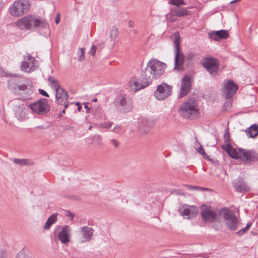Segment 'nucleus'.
I'll list each match as a JSON object with an SVG mask.
<instances>
[{"label":"nucleus","mask_w":258,"mask_h":258,"mask_svg":"<svg viewBox=\"0 0 258 258\" xmlns=\"http://www.w3.org/2000/svg\"><path fill=\"white\" fill-rule=\"evenodd\" d=\"M165 67V63L157 59L150 60L142 72V79L148 80L151 83L154 79H157L163 74Z\"/></svg>","instance_id":"1"},{"label":"nucleus","mask_w":258,"mask_h":258,"mask_svg":"<svg viewBox=\"0 0 258 258\" xmlns=\"http://www.w3.org/2000/svg\"><path fill=\"white\" fill-rule=\"evenodd\" d=\"M219 214L223 218L224 224L228 229L235 231L239 224V221L234 212L228 208L221 209Z\"/></svg>","instance_id":"2"},{"label":"nucleus","mask_w":258,"mask_h":258,"mask_svg":"<svg viewBox=\"0 0 258 258\" xmlns=\"http://www.w3.org/2000/svg\"><path fill=\"white\" fill-rule=\"evenodd\" d=\"M30 6L31 4L28 0L16 1L10 7L9 12L13 17H21L29 11Z\"/></svg>","instance_id":"3"},{"label":"nucleus","mask_w":258,"mask_h":258,"mask_svg":"<svg viewBox=\"0 0 258 258\" xmlns=\"http://www.w3.org/2000/svg\"><path fill=\"white\" fill-rule=\"evenodd\" d=\"M198 111L195 100L188 99L181 105L179 110L180 114L185 117L189 118L192 115L196 114Z\"/></svg>","instance_id":"4"},{"label":"nucleus","mask_w":258,"mask_h":258,"mask_svg":"<svg viewBox=\"0 0 258 258\" xmlns=\"http://www.w3.org/2000/svg\"><path fill=\"white\" fill-rule=\"evenodd\" d=\"M236 159H240L246 163L255 162L258 160V154L253 150L238 148Z\"/></svg>","instance_id":"5"},{"label":"nucleus","mask_w":258,"mask_h":258,"mask_svg":"<svg viewBox=\"0 0 258 258\" xmlns=\"http://www.w3.org/2000/svg\"><path fill=\"white\" fill-rule=\"evenodd\" d=\"M175 46V67L174 69L181 71L183 69V62L185 57L180 50V39L179 37H176L174 40Z\"/></svg>","instance_id":"6"},{"label":"nucleus","mask_w":258,"mask_h":258,"mask_svg":"<svg viewBox=\"0 0 258 258\" xmlns=\"http://www.w3.org/2000/svg\"><path fill=\"white\" fill-rule=\"evenodd\" d=\"M71 228L68 225L58 226L54 232V236L58 237L62 243L67 244L71 240Z\"/></svg>","instance_id":"7"},{"label":"nucleus","mask_w":258,"mask_h":258,"mask_svg":"<svg viewBox=\"0 0 258 258\" xmlns=\"http://www.w3.org/2000/svg\"><path fill=\"white\" fill-rule=\"evenodd\" d=\"M204 67L210 75L215 77L218 73L219 63L218 60L213 57L205 58L202 63Z\"/></svg>","instance_id":"8"},{"label":"nucleus","mask_w":258,"mask_h":258,"mask_svg":"<svg viewBox=\"0 0 258 258\" xmlns=\"http://www.w3.org/2000/svg\"><path fill=\"white\" fill-rule=\"evenodd\" d=\"M11 102L15 106L14 112L16 118L20 121L26 119L28 111L25 105L23 103L20 104L18 99H14Z\"/></svg>","instance_id":"9"},{"label":"nucleus","mask_w":258,"mask_h":258,"mask_svg":"<svg viewBox=\"0 0 258 258\" xmlns=\"http://www.w3.org/2000/svg\"><path fill=\"white\" fill-rule=\"evenodd\" d=\"M172 87L165 83L158 86L154 92V96L159 100H163L170 95Z\"/></svg>","instance_id":"10"},{"label":"nucleus","mask_w":258,"mask_h":258,"mask_svg":"<svg viewBox=\"0 0 258 258\" xmlns=\"http://www.w3.org/2000/svg\"><path fill=\"white\" fill-rule=\"evenodd\" d=\"M201 214L203 220L206 222H216L219 218L218 214L208 207H203Z\"/></svg>","instance_id":"11"},{"label":"nucleus","mask_w":258,"mask_h":258,"mask_svg":"<svg viewBox=\"0 0 258 258\" xmlns=\"http://www.w3.org/2000/svg\"><path fill=\"white\" fill-rule=\"evenodd\" d=\"M29 106L32 110L38 114L45 113L49 109L47 100L45 99L40 100L35 103L31 104Z\"/></svg>","instance_id":"12"},{"label":"nucleus","mask_w":258,"mask_h":258,"mask_svg":"<svg viewBox=\"0 0 258 258\" xmlns=\"http://www.w3.org/2000/svg\"><path fill=\"white\" fill-rule=\"evenodd\" d=\"M238 89V86L231 80H227L223 88V92L226 99H231Z\"/></svg>","instance_id":"13"},{"label":"nucleus","mask_w":258,"mask_h":258,"mask_svg":"<svg viewBox=\"0 0 258 258\" xmlns=\"http://www.w3.org/2000/svg\"><path fill=\"white\" fill-rule=\"evenodd\" d=\"M37 66V62L34 57L28 54L21 64V69L26 72L30 73L34 71Z\"/></svg>","instance_id":"14"},{"label":"nucleus","mask_w":258,"mask_h":258,"mask_svg":"<svg viewBox=\"0 0 258 258\" xmlns=\"http://www.w3.org/2000/svg\"><path fill=\"white\" fill-rule=\"evenodd\" d=\"M151 83L148 80L143 79L142 83L136 78L132 79L128 83V87L130 90L133 92H136L141 89L148 86Z\"/></svg>","instance_id":"15"},{"label":"nucleus","mask_w":258,"mask_h":258,"mask_svg":"<svg viewBox=\"0 0 258 258\" xmlns=\"http://www.w3.org/2000/svg\"><path fill=\"white\" fill-rule=\"evenodd\" d=\"M116 102L123 112H127L132 109V103L130 99L125 95L119 96L116 100Z\"/></svg>","instance_id":"16"},{"label":"nucleus","mask_w":258,"mask_h":258,"mask_svg":"<svg viewBox=\"0 0 258 258\" xmlns=\"http://www.w3.org/2000/svg\"><path fill=\"white\" fill-rule=\"evenodd\" d=\"M55 91L56 102L60 105H64V107L67 108L68 104H66V102L68 99V93L61 87Z\"/></svg>","instance_id":"17"},{"label":"nucleus","mask_w":258,"mask_h":258,"mask_svg":"<svg viewBox=\"0 0 258 258\" xmlns=\"http://www.w3.org/2000/svg\"><path fill=\"white\" fill-rule=\"evenodd\" d=\"M33 16L27 15L19 19L16 23V25L22 30L30 29L32 25Z\"/></svg>","instance_id":"18"},{"label":"nucleus","mask_w":258,"mask_h":258,"mask_svg":"<svg viewBox=\"0 0 258 258\" xmlns=\"http://www.w3.org/2000/svg\"><path fill=\"white\" fill-rule=\"evenodd\" d=\"M190 78L188 76H185L182 80L180 91L178 96L179 98L185 96L189 91L191 87Z\"/></svg>","instance_id":"19"},{"label":"nucleus","mask_w":258,"mask_h":258,"mask_svg":"<svg viewBox=\"0 0 258 258\" xmlns=\"http://www.w3.org/2000/svg\"><path fill=\"white\" fill-rule=\"evenodd\" d=\"M233 186L235 189L239 192L248 191L250 190L249 187L241 177H238L233 182Z\"/></svg>","instance_id":"20"},{"label":"nucleus","mask_w":258,"mask_h":258,"mask_svg":"<svg viewBox=\"0 0 258 258\" xmlns=\"http://www.w3.org/2000/svg\"><path fill=\"white\" fill-rule=\"evenodd\" d=\"M94 232V229L89 227L83 226L81 228L80 231L81 237V242H85L89 241L92 237Z\"/></svg>","instance_id":"21"},{"label":"nucleus","mask_w":258,"mask_h":258,"mask_svg":"<svg viewBox=\"0 0 258 258\" xmlns=\"http://www.w3.org/2000/svg\"><path fill=\"white\" fill-rule=\"evenodd\" d=\"M209 37L215 41H220L229 37L227 31L221 30L217 31H213L208 33Z\"/></svg>","instance_id":"22"},{"label":"nucleus","mask_w":258,"mask_h":258,"mask_svg":"<svg viewBox=\"0 0 258 258\" xmlns=\"http://www.w3.org/2000/svg\"><path fill=\"white\" fill-rule=\"evenodd\" d=\"M170 13L171 15L179 17L190 15V13L187 10V8L179 7L172 9Z\"/></svg>","instance_id":"23"},{"label":"nucleus","mask_w":258,"mask_h":258,"mask_svg":"<svg viewBox=\"0 0 258 258\" xmlns=\"http://www.w3.org/2000/svg\"><path fill=\"white\" fill-rule=\"evenodd\" d=\"M180 213L185 218L189 219L190 218L195 217L198 214V210L196 207L192 206L190 208H185L180 212Z\"/></svg>","instance_id":"24"},{"label":"nucleus","mask_w":258,"mask_h":258,"mask_svg":"<svg viewBox=\"0 0 258 258\" xmlns=\"http://www.w3.org/2000/svg\"><path fill=\"white\" fill-rule=\"evenodd\" d=\"M153 122L146 118H143L139 122V127L144 133H147L152 127Z\"/></svg>","instance_id":"25"},{"label":"nucleus","mask_w":258,"mask_h":258,"mask_svg":"<svg viewBox=\"0 0 258 258\" xmlns=\"http://www.w3.org/2000/svg\"><path fill=\"white\" fill-rule=\"evenodd\" d=\"M222 148L231 158L234 159L236 158L238 148H233L230 145L229 142L225 143V144L222 146Z\"/></svg>","instance_id":"26"},{"label":"nucleus","mask_w":258,"mask_h":258,"mask_svg":"<svg viewBox=\"0 0 258 258\" xmlns=\"http://www.w3.org/2000/svg\"><path fill=\"white\" fill-rule=\"evenodd\" d=\"M246 135L251 138H254L258 135V124H253L245 130Z\"/></svg>","instance_id":"27"},{"label":"nucleus","mask_w":258,"mask_h":258,"mask_svg":"<svg viewBox=\"0 0 258 258\" xmlns=\"http://www.w3.org/2000/svg\"><path fill=\"white\" fill-rule=\"evenodd\" d=\"M32 25L35 27H39L41 28H47L49 27L48 23L43 19H39L33 16Z\"/></svg>","instance_id":"28"},{"label":"nucleus","mask_w":258,"mask_h":258,"mask_svg":"<svg viewBox=\"0 0 258 258\" xmlns=\"http://www.w3.org/2000/svg\"><path fill=\"white\" fill-rule=\"evenodd\" d=\"M57 215V214L53 213L48 218L43 226L44 229H49L50 226L56 221Z\"/></svg>","instance_id":"29"},{"label":"nucleus","mask_w":258,"mask_h":258,"mask_svg":"<svg viewBox=\"0 0 258 258\" xmlns=\"http://www.w3.org/2000/svg\"><path fill=\"white\" fill-rule=\"evenodd\" d=\"M17 80L16 79H10L8 80V88L10 90L13 91L15 93H18V87L19 84L16 83Z\"/></svg>","instance_id":"30"},{"label":"nucleus","mask_w":258,"mask_h":258,"mask_svg":"<svg viewBox=\"0 0 258 258\" xmlns=\"http://www.w3.org/2000/svg\"><path fill=\"white\" fill-rule=\"evenodd\" d=\"M16 258H31V257L28 251L22 250L17 254Z\"/></svg>","instance_id":"31"},{"label":"nucleus","mask_w":258,"mask_h":258,"mask_svg":"<svg viewBox=\"0 0 258 258\" xmlns=\"http://www.w3.org/2000/svg\"><path fill=\"white\" fill-rule=\"evenodd\" d=\"M14 163L16 164H19L21 166L28 165L29 163V160L28 159H15L14 160Z\"/></svg>","instance_id":"32"},{"label":"nucleus","mask_w":258,"mask_h":258,"mask_svg":"<svg viewBox=\"0 0 258 258\" xmlns=\"http://www.w3.org/2000/svg\"><path fill=\"white\" fill-rule=\"evenodd\" d=\"M111 131L118 135H122L125 132L122 126L119 125L115 126Z\"/></svg>","instance_id":"33"},{"label":"nucleus","mask_w":258,"mask_h":258,"mask_svg":"<svg viewBox=\"0 0 258 258\" xmlns=\"http://www.w3.org/2000/svg\"><path fill=\"white\" fill-rule=\"evenodd\" d=\"M251 224L250 223H247L246 227L245 228H242L240 230L236 232V234L239 236L242 235L244 233H245L249 229V228L251 227Z\"/></svg>","instance_id":"34"},{"label":"nucleus","mask_w":258,"mask_h":258,"mask_svg":"<svg viewBox=\"0 0 258 258\" xmlns=\"http://www.w3.org/2000/svg\"><path fill=\"white\" fill-rule=\"evenodd\" d=\"M78 60L79 61H83L85 60V49L84 48H81L78 52Z\"/></svg>","instance_id":"35"},{"label":"nucleus","mask_w":258,"mask_h":258,"mask_svg":"<svg viewBox=\"0 0 258 258\" xmlns=\"http://www.w3.org/2000/svg\"><path fill=\"white\" fill-rule=\"evenodd\" d=\"M118 34V30L116 28H113L110 33V37L112 40H114L116 38Z\"/></svg>","instance_id":"36"},{"label":"nucleus","mask_w":258,"mask_h":258,"mask_svg":"<svg viewBox=\"0 0 258 258\" xmlns=\"http://www.w3.org/2000/svg\"><path fill=\"white\" fill-rule=\"evenodd\" d=\"M113 123L112 122H104L100 124V126L102 128L109 129L111 127Z\"/></svg>","instance_id":"37"},{"label":"nucleus","mask_w":258,"mask_h":258,"mask_svg":"<svg viewBox=\"0 0 258 258\" xmlns=\"http://www.w3.org/2000/svg\"><path fill=\"white\" fill-rule=\"evenodd\" d=\"M200 147H198L196 150L198 153L202 154L204 158H207L208 157V155L206 154V153L205 152L203 148L202 147L200 144H199Z\"/></svg>","instance_id":"38"},{"label":"nucleus","mask_w":258,"mask_h":258,"mask_svg":"<svg viewBox=\"0 0 258 258\" xmlns=\"http://www.w3.org/2000/svg\"><path fill=\"white\" fill-rule=\"evenodd\" d=\"M170 3L174 6L179 7L180 5H184L185 3L183 0H170Z\"/></svg>","instance_id":"39"},{"label":"nucleus","mask_w":258,"mask_h":258,"mask_svg":"<svg viewBox=\"0 0 258 258\" xmlns=\"http://www.w3.org/2000/svg\"><path fill=\"white\" fill-rule=\"evenodd\" d=\"M18 89V94H19V91H25L28 89V85L23 83L22 84H19Z\"/></svg>","instance_id":"40"},{"label":"nucleus","mask_w":258,"mask_h":258,"mask_svg":"<svg viewBox=\"0 0 258 258\" xmlns=\"http://www.w3.org/2000/svg\"><path fill=\"white\" fill-rule=\"evenodd\" d=\"M94 142H96L98 145L102 144V138L100 135H96L93 138Z\"/></svg>","instance_id":"41"},{"label":"nucleus","mask_w":258,"mask_h":258,"mask_svg":"<svg viewBox=\"0 0 258 258\" xmlns=\"http://www.w3.org/2000/svg\"><path fill=\"white\" fill-rule=\"evenodd\" d=\"M11 79L17 80V81H16V83H17L18 84H22V83L25 82V81L24 80V79L20 76H16Z\"/></svg>","instance_id":"42"},{"label":"nucleus","mask_w":258,"mask_h":258,"mask_svg":"<svg viewBox=\"0 0 258 258\" xmlns=\"http://www.w3.org/2000/svg\"><path fill=\"white\" fill-rule=\"evenodd\" d=\"M110 144L115 148H118L119 146V142L115 139H112L110 141Z\"/></svg>","instance_id":"43"},{"label":"nucleus","mask_w":258,"mask_h":258,"mask_svg":"<svg viewBox=\"0 0 258 258\" xmlns=\"http://www.w3.org/2000/svg\"><path fill=\"white\" fill-rule=\"evenodd\" d=\"M224 138L225 143H229L230 142V136L228 131H226L224 133Z\"/></svg>","instance_id":"44"},{"label":"nucleus","mask_w":258,"mask_h":258,"mask_svg":"<svg viewBox=\"0 0 258 258\" xmlns=\"http://www.w3.org/2000/svg\"><path fill=\"white\" fill-rule=\"evenodd\" d=\"M192 190H193L203 191V190H208V188L202 187L198 186H192Z\"/></svg>","instance_id":"45"},{"label":"nucleus","mask_w":258,"mask_h":258,"mask_svg":"<svg viewBox=\"0 0 258 258\" xmlns=\"http://www.w3.org/2000/svg\"><path fill=\"white\" fill-rule=\"evenodd\" d=\"M48 82L49 83V85H51L53 83H55L58 82L57 80L54 78L53 77H49L48 79Z\"/></svg>","instance_id":"46"},{"label":"nucleus","mask_w":258,"mask_h":258,"mask_svg":"<svg viewBox=\"0 0 258 258\" xmlns=\"http://www.w3.org/2000/svg\"><path fill=\"white\" fill-rule=\"evenodd\" d=\"M50 85L52 88L55 89V91L61 87L59 84V82H57V83H53Z\"/></svg>","instance_id":"47"},{"label":"nucleus","mask_w":258,"mask_h":258,"mask_svg":"<svg viewBox=\"0 0 258 258\" xmlns=\"http://www.w3.org/2000/svg\"><path fill=\"white\" fill-rule=\"evenodd\" d=\"M97 49V46L95 45H93L91 47V48L90 50V53L92 54L93 56L94 55L96 50Z\"/></svg>","instance_id":"48"},{"label":"nucleus","mask_w":258,"mask_h":258,"mask_svg":"<svg viewBox=\"0 0 258 258\" xmlns=\"http://www.w3.org/2000/svg\"><path fill=\"white\" fill-rule=\"evenodd\" d=\"M195 56H196L195 53H194L193 52H190L187 54V56H186V57L187 59H194L195 57Z\"/></svg>","instance_id":"49"},{"label":"nucleus","mask_w":258,"mask_h":258,"mask_svg":"<svg viewBox=\"0 0 258 258\" xmlns=\"http://www.w3.org/2000/svg\"><path fill=\"white\" fill-rule=\"evenodd\" d=\"M39 92L40 94L42 95L43 96H44L47 97H49V95L48 94V93L46 91H44L43 90L39 89Z\"/></svg>","instance_id":"50"},{"label":"nucleus","mask_w":258,"mask_h":258,"mask_svg":"<svg viewBox=\"0 0 258 258\" xmlns=\"http://www.w3.org/2000/svg\"><path fill=\"white\" fill-rule=\"evenodd\" d=\"M128 26L133 28L135 26V22L133 21H130L128 23Z\"/></svg>","instance_id":"51"},{"label":"nucleus","mask_w":258,"mask_h":258,"mask_svg":"<svg viewBox=\"0 0 258 258\" xmlns=\"http://www.w3.org/2000/svg\"><path fill=\"white\" fill-rule=\"evenodd\" d=\"M59 22H60V18H59V15H58L56 18L55 19V23L56 24H58V23H59Z\"/></svg>","instance_id":"52"},{"label":"nucleus","mask_w":258,"mask_h":258,"mask_svg":"<svg viewBox=\"0 0 258 258\" xmlns=\"http://www.w3.org/2000/svg\"><path fill=\"white\" fill-rule=\"evenodd\" d=\"M184 186L189 190H192V186L190 185H184Z\"/></svg>","instance_id":"53"},{"label":"nucleus","mask_w":258,"mask_h":258,"mask_svg":"<svg viewBox=\"0 0 258 258\" xmlns=\"http://www.w3.org/2000/svg\"><path fill=\"white\" fill-rule=\"evenodd\" d=\"M85 108L86 109L87 112H89V110L90 109L88 107V103H84Z\"/></svg>","instance_id":"54"},{"label":"nucleus","mask_w":258,"mask_h":258,"mask_svg":"<svg viewBox=\"0 0 258 258\" xmlns=\"http://www.w3.org/2000/svg\"><path fill=\"white\" fill-rule=\"evenodd\" d=\"M68 216L70 217L71 218V219H72L74 218V215L72 213H69V214L68 215Z\"/></svg>","instance_id":"55"},{"label":"nucleus","mask_w":258,"mask_h":258,"mask_svg":"<svg viewBox=\"0 0 258 258\" xmlns=\"http://www.w3.org/2000/svg\"><path fill=\"white\" fill-rule=\"evenodd\" d=\"M5 253H0V258H6V256L5 255Z\"/></svg>","instance_id":"56"},{"label":"nucleus","mask_w":258,"mask_h":258,"mask_svg":"<svg viewBox=\"0 0 258 258\" xmlns=\"http://www.w3.org/2000/svg\"><path fill=\"white\" fill-rule=\"evenodd\" d=\"M77 105L78 106V110L79 111H81V108H82V107L79 105V103H77Z\"/></svg>","instance_id":"57"},{"label":"nucleus","mask_w":258,"mask_h":258,"mask_svg":"<svg viewBox=\"0 0 258 258\" xmlns=\"http://www.w3.org/2000/svg\"><path fill=\"white\" fill-rule=\"evenodd\" d=\"M37 128L41 129V130H44V129L46 128V127H45L43 125L38 126L37 127Z\"/></svg>","instance_id":"58"},{"label":"nucleus","mask_w":258,"mask_h":258,"mask_svg":"<svg viewBox=\"0 0 258 258\" xmlns=\"http://www.w3.org/2000/svg\"><path fill=\"white\" fill-rule=\"evenodd\" d=\"M64 109H63V110L62 111L61 113L59 114V116H60L61 115V113H65V109L67 108H65L64 107Z\"/></svg>","instance_id":"59"},{"label":"nucleus","mask_w":258,"mask_h":258,"mask_svg":"<svg viewBox=\"0 0 258 258\" xmlns=\"http://www.w3.org/2000/svg\"><path fill=\"white\" fill-rule=\"evenodd\" d=\"M92 101H94V102H97V98H94V99H93Z\"/></svg>","instance_id":"60"},{"label":"nucleus","mask_w":258,"mask_h":258,"mask_svg":"<svg viewBox=\"0 0 258 258\" xmlns=\"http://www.w3.org/2000/svg\"><path fill=\"white\" fill-rule=\"evenodd\" d=\"M228 105H229V106H231V104L230 103H228Z\"/></svg>","instance_id":"61"}]
</instances>
